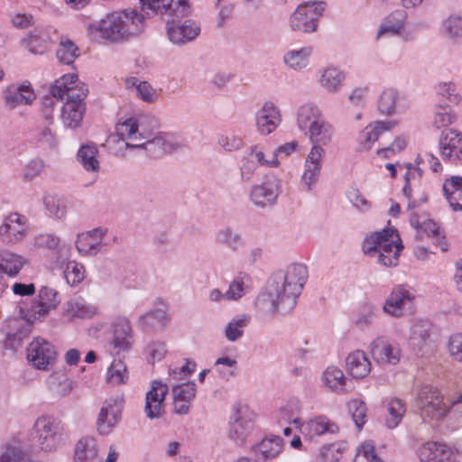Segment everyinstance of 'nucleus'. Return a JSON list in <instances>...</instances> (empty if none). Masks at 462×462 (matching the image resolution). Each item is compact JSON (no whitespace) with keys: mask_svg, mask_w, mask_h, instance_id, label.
Returning <instances> with one entry per match:
<instances>
[{"mask_svg":"<svg viewBox=\"0 0 462 462\" xmlns=\"http://www.w3.org/2000/svg\"><path fill=\"white\" fill-rule=\"evenodd\" d=\"M308 279L307 267L291 263L285 270H279L269 279L266 292L257 298L258 307L271 314L285 315L297 303Z\"/></svg>","mask_w":462,"mask_h":462,"instance_id":"f257e3e1","label":"nucleus"},{"mask_svg":"<svg viewBox=\"0 0 462 462\" xmlns=\"http://www.w3.org/2000/svg\"><path fill=\"white\" fill-rule=\"evenodd\" d=\"M145 121V117H130L116 125V134L119 140L125 142L126 148L143 149L150 156L160 157L180 146L170 135L153 133L152 129L157 127L156 120H152L153 125L151 129L146 127Z\"/></svg>","mask_w":462,"mask_h":462,"instance_id":"f03ea898","label":"nucleus"},{"mask_svg":"<svg viewBox=\"0 0 462 462\" xmlns=\"http://www.w3.org/2000/svg\"><path fill=\"white\" fill-rule=\"evenodd\" d=\"M142 10L152 11L162 16H172L167 21L169 40L177 45H183L193 41L200 32V26L193 20L180 21L189 14L186 0H139Z\"/></svg>","mask_w":462,"mask_h":462,"instance_id":"7ed1b4c3","label":"nucleus"},{"mask_svg":"<svg viewBox=\"0 0 462 462\" xmlns=\"http://www.w3.org/2000/svg\"><path fill=\"white\" fill-rule=\"evenodd\" d=\"M144 17L136 10L113 12L105 18L88 25V35L94 41L118 42L142 33Z\"/></svg>","mask_w":462,"mask_h":462,"instance_id":"20e7f679","label":"nucleus"},{"mask_svg":"<svg viewBox=\"0 0 462 462\" xmlns=\"http://www.w3.org/2000/svg\"><path fill=\"white\" fill-rule=\"evenodd\" d=\"M394 230L384 228L368 236L363 242V252L383 266H395L402 245L393 239Z\"/></svg>","mask_w":462,"mask_h":462,"instance_id":"39448f33","label":"nucleus"},{"mask_svg":"<svg viewBox=\"0 0 462 462\" xmlns=\"http://www.w3.org/2000/svg\"><path fill=\"white\" fill-rule=\"evenodd\" d=\"M32 436L42 451L55 452L64 444V424L54 416L42 415L33 423Z\"/></svg>","mask_w":462,"mask_h":462,"instance_id":"423d86ee","label":"nucleus"},{"mask_svg":"<svg viewBox=\"0 0 462 462\" xmlns=\"http://www.w3.org/2000/svg\"><path fill=\"white\" fill-rule=\"evenodd\" d=\"M416 406L420 416L430 420L439 421L443 420L448 412V407L444 402L443 395L439 390L429 384L422 385L418 390Z\"/></svg>","mask_w":462,"mask_h":462,"instance_id":"0eeeda50","label":"nucleus"},{"mask_svg":"<svg viewBox=\"0 0 462 462\" xmlns=\"http://www.w3.org/2000/svg\"><path fill=\"white\" fill-rule=\"evenodd\" d=\"M325 7L326 3L323 1L307 2L299 5L290 18L291 29L304 32H315Z\"/></svg>","mask_w":462,"mask_h":462,"instance_id":"6e6552de","label":"nucleus"},{"mask_svg":"<svg viewBox=\"0 0 462 462\" xmlns=\"http://www.w3.org/2000/svg\"><path fill=\"white\" fill-rule=\"evenodd\" d=\"M415 300L416 295L412 290L404 285H398L386 298L383 310L390 316L401 318L414 312Z\"/></svg>","mask_w":462,"mask_h":462,"instance_id":"1a4fd4ad","label":"nucleus"},{"mask_svg":"<svg viewBox=\"0 0 462 462\" xmlns=\"http://www.w3.org/2000/svg\"><path fill=\"white\" fill-rule=\"evenodd\" d=\"M254 430V422L246 406L236 404L229 417L227 437L236 446L242 447Z\"/></svg>","mask_w":462,"mask_h":462,"instance_id":"9d476101","label":"nucleus"},{"mask_svg":"<svg viewBox=\"0 0 462 462\" xmlns=\"http://www.w3.org/2000/svg\"><path fill=\"white\" fill-rule=\"evenodd\" d=\"M26 356L32 366L45 371L55 363L57 351L51 342L39 337L27 346Z\"/></svg>","mask_w":462,"mask_h":462,"instance_id":"9b49d317","label":"nucleus"},{"mask_svg":"<svg viewBox=\"0 0 462 462\" xmlns=\"http://www.w3.org/2000/svg\"><path fill=\"white\" fill-rule=\"evenodd\" d=\"M279 194L280 180L274 175H267L262 183L252 186L249 199L255 207L265 208L276 204Z\"/></svg>","mask_w":462,"mask_h":462,"instance_id":"f8f14e48","label":"nucleus"},{"mask_svg":"<svg viewBox=\"0 0 462 462\" xmlns=\"http://www.w3.org/2000/svg\"><path fill=\"white\" fill-rule=\"evenodd\" d=\"M27 232L26 217L16 212L10 213L0 226V239L4 245H13L21 242Z\"/></svg>","mask_w":462,"mask_h":462,"instance_id":"ddd939ff","label":"nucleus"},{"mask_svg":"<svg viewBox=\"0 0 462 462\" xmlns=\"http://www.w3.org/2000/svg\"><path fill=\"white\" fill-rule=\"evenodd\" d=\"M110 345L116 354L128 351L133 345V329L127 318L118 317L111 324Z\"/></svg>","mask_w":462,"mask_h":462,"instance_id":"4468645a","label":"nucleus"},{"mask_svg":"<svg viewBox=\"0 0 462 462\" xmlns=\"http://www.w3.org/2000/svg\"><path fill=\"white\" fill-rule=\"evenodd\" d=\"M168 385L161 381H153L145 397L144 412L150 420L160 418L164 411V400Z\"/></svg>","mask_w":462,"mask_h":462,"instance_id":"2eb2a0df","label":"nucleus"},{"mask_svg":"<svg viewBox=\"0 0 462 462\" xmlns=\"http://www.w3.org/2000/svg\"><path fill=\"white\" fill-rule=\"evenodd\" d=\"M256 126L260 134L267 135L273 133L282 122L279 107L272 101H266L256 113Z\"/></svg>","mask_w":462,"mask_h":462,"instance_id":"dca6fc26","label":"nucleus"},{"mask_svg":"<svg viewBox=\"0 0 462 462\" xmlns=\"http://www.w3.org/2000/svg\"><path fill=\"white\" fill-rule=\"evenodd\" d=\"M374 360L380 365H396L401 358L400 348L384 337H377L371 343Z\"/></svg>","mask_w":462,"mask_h":462,"instance_id":"f3484780","label":"nucleus"},{"mask_svg":"<svg viewBox=\"0 0 462 462\" xmlns=\"http://www.w3.org/2000/svg\"><path fill=\"white\" fill-rule=\"evenodd\" d=\"M121 418V405L116 399L106 400L97 420V431L102 435H107L118 423Z\"/></svg>","mask_w":462,"mask_h":462,"instance_id":"a211bd4d","label":"nucleus"},{"mask_svg":"<svg viewBox=\"0 0 462 462\" xmlns=\"http://www.w3.org/2000/svg\"><path fill=\"white\" fill-rule=\"evenodd\" d=\"M197 386L194 382L175 385L171 389L173 411L180 415L189 412L190 404L196 397Z\"/></svg>","mask_w":462,"mask_h":462,"instance_id":"6ab92c4d","label":"nucleus"},{"mask_svg":"<svg viewBox=\"0 0 462 462\" xmlns=\"http://www.w3.org/2000/svg\"><path fill=\"white\" fill-rule=\"evenodd\" d=\"M5 105L9 109H14L21 105H31L36 96L28 84L10 85L3 92Z\"/></svg>","mask_w":462,"mask_h":462,"instance_id":"aec40b11","label":"nucleus"},{"mask_svg":"<svg viewBox=\"0 0 462 462\" xmlns=\"http://www.w3.org/2000/svg\"><path fill=\"white\" fill-rule=\"evenodd\" d=\"M430 328V323L426 320H420L411 327L409 344L417 355L423 356L429 351Z\"/></svg>","mask_w":462,"mask_h":462,"instance_id":"412c9836","label":"nucleus"},{"mask_svg":"<svg viewBox=\"0 0 462 462\" xmlns=\"http://www.w3.org/2000/svg\"><path fill=\"white\" fill-rule=\"evenodd\" d=\"M418 457L421 462H449L453 452L446 444L427 442L419 448Z\"/></svg>","mask_w":462,"mask_h":462,"instance_id":"4be33fe9","label":"nucleus"},{"mask_svg":"<svg viewBox=\"0 0 462 462\" xmlns=\"http://www.w3.org/2000/svg\"><path fill=\"white\" fill-rule=\"evenodd\" d=\"M441 154L450 161L459 160L462 154V136L454 129L442 131L439 141Z\"/></svg>","mask_w":462,"mask_h":462,"instance_id":"5701e85b","label":"nucleus"},{"mask_svg":"<svg viewBox=\"0 0 462 462\" xmlns=\"http://www.w3.org/2000/svg\"><path fill=\"white\" fill-rule=\"evenodd\" d=\"M346 369L353 378L363 379L370 373L371 363L364 351L356 350L346 356Z\"/></svg>","mask_w":462,"mask_h":462,"instance_id":"b1692460","label":"nucleus"},{"mask_svg":"<svg viewBox=\"0 0 462 462\" xmlns=\"http://www.w3.org/2000/svg\"><path fill=\"white\" fill-rule=\"evenodd\" d=\"M54 34L55 31L51 27H35L33 31L28 33L24 41L32 53L42 54L46 50V45L52 42Z\"/></svg>","mask_w":462,"mask_h":462,"instance_id":"393cba45","label":"nucleus"},{"mask_svg":"<svg viewBox=\"0 0 462 462\" xmlns=\"http://www.w3.org/2000/svg\"><path fill=\"white\" fill-rule=\"evenodd\" d=\"M396 125L394 121H376L367 125L359 134V143L363 150L368 151L373 143L378 140L380 134L389 131Z\"/></svg>","mask_w":462,"mask_h":462,"instance_id":"a878e982","label":"nucleus"},{"mask_svg":"<svg viewBox=\"0 0 462 462\" xmlns=\"http://www.w3.org/2000/svg\"><path fill=\"white\" fill-rule=\"evenodd\" d=\"M60 298L54 289L42 287L39 293V303L32 307V317L34 319L44 317L51 309H54L60 303Z\"/></svg>","mask_w":462,"mask_h":462,"instance_id":"bb28decb","label":"nucleus"},{"mask_svg":"<svg viewBox=\"0 0 462 462\" xmlns=\"http://www.w3.org/2000/svg\"><path fill=\"white\" fill-rule=\"evenodd\" d=\"M282 448V439L278 436L264 438L260 443L252 447L256 458L262 460L273 459Z\"/></svg>","mask_w":462,"mask_h":462,"instance_id":"cd10ccee","label":"nucleus"},{"mask_svg":"<svg viewBox=\"0 0 462 462\" xmlns=\"http://www.w3.org/2000/svg\"><path fill=\"white\" fill-rule=\"evenodd\" d=\"M324 384L332 392L345 393L348 391L347 384L351 383L343 371L336 366H328L322 374Z\"/></svg>","mask_w":462,"mask_h":462,"instance_id":"c85d7f7f","label":"nucleus"},{"mask_svg":"<svg viewBox=\"0 0 462 462\" xmlns=\"http://www.w3.org/2000/svg\"><path fill=\"white\" fill-rule=\"evenodd\" d=\"M300 430L310 437L320 436L325 433L334 434L338 427L326 416H318L315 419L300 425Z\"/></svg>","mask_w":462,"mask_h":462,"instance_id":"c756f323","label":"nucleus"},{"mask_svg":"<svg viewBox=\"0 0 462 462\" xmlns=\"http://www.w3.org/2000/svg\"><path fill=\"white\" fill-rule=\"evenodd\" d=\"M443 192L454 211L462 210V177L452 176L446 180Z\"/></svg>","mask_w":462,"mask_h":462,"instance_id":"7c9ffc66","label":"nucleus"},{"mask_svg":"<svg viewBox=\"0 0 462 462\" xmlns=\"http://www.w3.org/2000/svg\"><path fill=\"white\" fill-rule=\"evenodd\" d=\"M322 117L321 111L315 104L306 103L297 112V125L302 132H307Z\"/></svg>","mask_w":462,"mask_h":462,"instance_id":"2f4dec72","label":"nucleus"},{"mask_svg":"<svg viewBox=\"0 0 462 462\" xmlns=\"http://www.w3.org/2000/svg\"><path fill=\"white\" fill-rule=\"evenodd\" d=\"M333 132L332 125L321 117L305 132V134L313 144L327 145L332 139Z\"/></svg>","mask_w":462,"mask_h":462,"instance_id":"473e14b6","label":"nucleus"},{"mask_svg":"<svg viewBox=\"0 0 462 462\" xmlns=\"http://www.w3.org/2000/svg\"><path fill=\"white\" fill-rule=\"evenodd\" d=\"M251 278L246 273H239L230 282L225 292L226 301H236L247 294L250 291Z\"/></svg>","mask_w":462,"mask_h":462,"instance_id":"72a5a7b5","label":"nucleus"},{"mask_svg":"<svg viewBox=\"0 0 462 462\" xmlns=\"http://www.w3.org/2000/svg\"><path fill=\"white\" fill-rule=\"evenodd\" d=\"M47 383L50 391L59 398L67 397L77 385L75 381L60 374H51Z\"/></svg>","mask_w":462,"mask_h":462,"instance_id":"f704fd0d","label":"nucleus"},{"mask_svg":"<svg viewBox=\"0 0 462 462\" xmlns=\"http://www.w3.org/2000/svg\"><path fill=\"white\" fill-rule=\"evenodd\" d=\"M312 54V47H303L300 50H290L283 56V61L287 67L293 70H301L309 65L310 57Z\"/></svg>","mask_w":462,"mask_h":462,"instance_id":"c9c22d12","label":"nucleus"},{"mask_svg":"<svg viewBox=\"0 0 462 462\" xmlns=\"http://www.w3.org/2000/svg\"><path fill=\"white\" fill-rule=\"evenodd\" d=\"M97 448L96 440L92 438L79 439L75 447L74 462H96Z\"/></svg>","mask_w":462,"mask_h":462,"instance_id":"e433bc0d","label":"nucleus"},{"mask_svg":"<svg viewBox=\"0 0 462 462\" xmlns=\"http://www.w3.org/2000/svg\"><path fill=\"white\" fill-rule=\"evenodd\" d=\"M25 262L20 254L5 249L0 250V271L9 276H15Z\"/></svg>","mask_w":462,"mask_h":462,"instance_id":"4c0bfd02","label":"nucleus"},{"mask_svg":"<svg viewBox=\"0 0 462 462\" xmlns=\"http://www.w3.org/2000/svg\"><path fill=\"white\" fill-rule=\"evenodd\" d=\"M166 319L165 310L154 309L139 318L138 327L143 331L162 329L165 326Z\"/></svg>","mask_w":462,"mask_h":462,"instance_id":"58836bf2","label":"nucleus"},{"mask_svg":"<svg viewBox=\"0 0 462 462\" xmlns=\"http://www.w3.org/2000/svg\"><path fill=\"white\" fill-rule=\"evenodd\" d=\"M405 18L406 14L403 11H395L392 13L380 25L377 32V39L387 33H390L391 35L399 34L403 28Z\"/></svg>","mask_w":462,"mask_h":462,"instance_id":"ea45409f","label":"nucleus"},{"mask_svg":"<svg viewBox=\"0 0 462 462\" xmlns=\"http://www.w3.org/2000/svg\"><path fill=\"white\" fill-rule=\"evenodd\" d=\"M85 106L77 105L75 102H66L61 108V119L65 126L77 127L83 118Z\"/></svg>","mask_w":462,"mask_h":462,"instance_id":"a19ab883","label":"nucleus"},{"mask_svg":"<svg viewBox=\"0 0 462 462\" xmlns=\"http://www.w3.org/2000/svg\"><path fill=\"white\" fill-rule=\"evenodd\" d=\"M250 316L239 314L234 317L225 328V337L229 342H235L241 338L244 330L250 322Z\"/></svg>","mask_w":462,"mask_h":462,"instance_id":"79ce46f5","label":"nucleus"},{"mask_svg":"<svg viewBox=\"0 0 462 462\" xmlns=\"http://www.w3.org/2000/svg\"><path fill=\"white\" fill-rule=\"evenodd\" d=\"M97 148L94 144L82 145L78 152L77 159L88 171H98L99 162L97 158Z\"/></svg>","mask_w":462,"mask_h":462,"instance_id":"37998d69","label":"nucleus"},{"mask_svg":"<svg viewBox=\"0 0 462 462\" xmlns=\"http://www.w3.org/2000/svg\"><path fill=\"white\" fill-rule=\"evenodd\" d=\"M345 79L344 73L337 68H327L323 70L319 83L329 93L339 90Z\"/></svg>","mask_w":462,"mask_h":462,"instance_id":"c03bdc74","label":"nucleus"},{"mask_svg":"<svg viewBox=\"0 0 462 462\" xmlns=\"http://www.w3.org/2000/svg\"><path fill=\"white\" fill-rule=\"evenodd\" d=\"M386 426L389 429L396 428L406 412L405 403L399 398H392L387 404Z\"/></svg>","mask_w":462,"mask_h":462,"instance_id":"a18cd8bd","label":"nucleus"},{"mask_svg":"<svg viewBox=\"0 0 462 462\" xmlns=\"http://www.w3.org/2000/svg\"><path fill=\"white\" fill-rule=\"evenodd\" d=\"M56 56L60 62L69 65L79 56V50L69 39H61L56 51Z\"/></svg>","mask_w":462,"mask_h":462,"instance_id":"49530a36","label":"nucleus"},{"mask_svg":"<svg viewBox=\"0 0 462 462\" xmlns=\"http://www.w3.org/2000/svg\"><path fill=\"white\" fill-rule=\"evenodd\" d=\"M447 36L456 44H462V17L450 15L443 22Z\"/></svg>","mask_w":462,"mask_h":462,"instance_id":"de8ad7c7","label":"nucleus"},{"mask_svg":"<svg viewBox=\"0 0 462 462\" xmlns=\"http://www.w3.org/2000/svg\"><path fill=\"white\" fill-rule=\"evenodd\" d=\"M216 241L232 251H237L242 245L241 236L230 227H224L216 233Z\"/></svg>","mask_w":462,"mask_h":462,"instance_id":"09e8293b","label":"nucleus"},{"mask_svg":"<svg viewBox=\"0 0 462 462\" xmlns=\"http://www.w3.org/2000/svg\"><path fill=\"white\" fill-rule=\"evenodd\" d=\"M244 154L253 158L257 162V166L260 165L269 168H275L280 165V162L278 159H276L275 154L272 153L270 158H265V153L263 148L258 144L249 146Z\"/></svg>","mask_w":462,"mask_h":462,"instance_id":"8fccbe9b","label":"nucleus"},{"mask_svg":"<svg viewBox=\"0 0 462 462\" xmlns=\"http://www.w3.org/2000/svg\"><path fill=\"white\" fill-rule=\"evenodd\" d=\"M107 382L113 385L125 383L128 380L127 368L121 360H114L108 368Z\"/></svg>","mask_w":462,"mask_h":462,"instance_id":"3c124183","label":"nucleus"},{"mask_svg":"<svg viewBox=\"0 0 462 462\" xmlns=\"http://www.w3.org/2000/svg\"><path fill=\"white\" fill-rule=\"evenodd\" d=\"M398 92L393 88L383 91L378 100V110L382 115L391 116L395 112Z\"/></svg>","mask_w":462,"mask_h":462,"instance_id":"603ef678","label":"nucleus"},{"mask_svg":"<svg viewBox=\"0 0 462 462\" xmlns=\"http://www.w3.org/2000/svg\"><path fill=\"white\" fill-rule=\"evenodd\" d=\"M81 82L79 81L78 75L76 74H66L60 79H57L55 83L51 87L50 92L53 96H60L61 99H64V93L72 88Z\"/></svg>","mask_w":462,"mask_h":462,"instance_id":"864d4df0","label":"nucleus"},{"mask_svg":"<svg viewBox=\"0 0 462 462\" xmlns=\"http://www.w3.org/2000/svg\"><path fill=\"white\" fill-rule=\"evenodd\" d=\"M347 409L357 430H360L364 424L366 422L367 409L365 403L358 399L351 400L347 403Z\"/></svg>","mask_w":462,"mask_h":462,"instance_id":"5fc2aeb1","label":"nucleus"},{"mask_svg":"<svg viewBox=\"0 0 462 462\" xmlns=\"http://www.w3.org/2000/svg\"><path fill=\"white\" fill-rule=\"evenodd\" d=\"M101 242L92 241L90 233L79 234L76 240V247L81 254L96 255L99 251Z\"/></svg>","mask_w":462,"mask_h":462,"instance_id":"6e6d98bb","label":"nucleus"},{"mask_svg":"<svg viewBox=\"0 0 462 462\" xmlns=\"http://www.w3.org/2000/svg\"><path fill=\"white\" fill-rule=\"evenodd\" d=\"M257 170V162L248 155H243L239 165V180L241 183L251 182Z\"/></svg>","mask_w":462,"mask_h":462,"instance_id":"4d7b16f0","label":"nucleus"},{"mask_svg":"<svg viewBox=\"0 0 462 462\" xmlns=\"http://www.w3.org/2000/svg\"><path fill=\"white\" fill-rule=\"evenodd\" d=\"M70 311L74 317L80 319L91 318L97 313V308L85 301V300L79 298L71 300Z\"/></svg>","mask_w":462,"mask_h":462,"instance_id":"13d9d810","label":"nucleus"},{"mask_svg":"<svg viewBox=\"0 0 462 462\" xmlns=\"http://www.w3.org/2000/svg\"><path fill=\"white\" fill-rule=\"evenodd\" d=\"M0 462H33L24 451L14 446H7L0 453Z\"/></svg>","mask_w":462,"mask_h":462,"instance_id":"bf43d9fd","label":"nucleus"},{"mask_svg":"<svg viewBox=\"0 0 462 462\" xmlns=\"http://www.w3.org/2000/svg\"><path fill=\"white\" fill-rule=\"evenodd\" d=\"M63 275L69 285H76L84 279V267L76 262H69L63 271Z\"/></svg>","mask_w":462,"mask_h":462,"instance_id":"052dcab7","label":"nucleus"},{"mask_svg":"<svg viewBox=\"0 0 462 462\" xmlns=\"http://www.w3.org/2000/svg\"><path fill=\"white\" fill-rule=\"evenodd\" d=\"M320 171L315 166L304 165V171L300 179V184L304 191L310 192L313 189L319 180Z\"/></svg>","mask_w":462,"mask_h":462,"instance_id":"680f3d73","label":"nucleus"},{"mask_svg":"<svg viewBox=\"0 0 462 462\" xmlns=\"http://www.w3.org/2000/svg\"><path fill=\"white\" fill-rule=\"evenodd\" d=\"M9 322L14 328H17V331L14 333L10 331L6 333V338L10 341H17L20 343L31 333V325L29 323L16 319H11Z\"/></svg>","mask_w":462,"mask_h":462,"instance_id":"e2e57ef3","label":"nucleus"},{"mask_svg":"<svg viewBox=\"0 0 462 462\" xmlns=\"http://www.w3.org/2000/svg\"><path fill=\"white\" fill-rule=\"evenodd\" d=\"M217 143L226 152H236L244 147L242 137L235 134H222L217 138Z\"/></svg>","mask_w":462,"mask_h":462,"instance_id":"0e129e2a","label":"nucleus"},{"mask_svg":"<svg viewBox=\"0 0 462 462\" xmlns=\"http://www.w3.org/2000/svg\"><path fill=\"white\" fill-rule=\"evenodd\" d=\"M453 116L451 115L449 104L440 105L436 108L433 118V125L437 128L446 127L452 123Z\"/></svg>","mask_w":462,"mask_h":462,"instance_id":"69168bd1","label":"nucleus"},{"mask_svg":"<svg viewBox=\"0 0 462 462\" xmlns=\"http://www.w3.org/2000/svg\"><path fill=\"white\" fill-rule=\"evenodd\" d=\"M88 92V87L84 83H80L72 88H69L64 93V99L66 102H75L77 105L85 106L83 100L87 97Z\"/></svg>","mask_w":462,"mask_h":462,"instance_id":"338daca9","label":"nucleus"},{"mask_svg":"<svg viewBox=\"0 0 462 462\" xmlns=\"http://www.w3.org/2000/svg\"><path fill=\"white\" fill-rule=\"evenodd\" d=\"M43 204L51 215L59 219L65 217L67 213L66 208L65 206L60 205L59 199H57L55 197L50 195L44 196Z\"/></svg>","mask_w":462,"mask_h":462,"instance_id":"774afa93","label":"nucleus"}]
</instances>
